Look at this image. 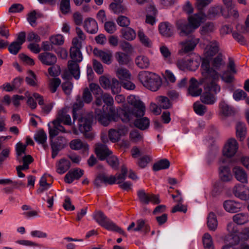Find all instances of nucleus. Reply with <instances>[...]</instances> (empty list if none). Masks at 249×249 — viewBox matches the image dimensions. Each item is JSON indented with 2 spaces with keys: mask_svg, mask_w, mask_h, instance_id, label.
<instances>
[{
  "mask_svg": "<svg viewBox=\"0 0 249 249\" xmlns=\"http://www.w3.org/2000/svg\"><path fill=\"white\" fill-rule=\"evenodd\" d=\"M236 134V137L239 138L240 141H243L244 139L246 134V127L244 123L240 122L237 123Z\"/></svg>",
  "mask_w": 249,
  "mask_h": 249,
  "instance_id": "58836bf2",
  "label": "nucleus"
},
{
  "mask_svg": "<svg viewBox=\"0 0 249 249\" xmlns=\"http://www.w3.org/2000/svg\"><path fill=\"white\" fill-rule=\"evenodd\" d=\"M194 110L196 113L203 116L207 110V107L198 102H195L193 105Z\"/></svg>",
  "mask_w": 249,
  "mask_h": 249,
  "instance_id": "3c124183",
  "label": "nucleus"
},
{
  "mask_svg": "<svg viewBox=\"0 0 249 249\" xmlns=\"http://www.w3.org/2000/svg\"><path fill=\"white\" fill-rule=\"evenodd\" d=\"M68 141L63 137H58L53 141H51L50 145L52 149V158L54 159L59 151L63 149L67 145Z\"/></svg>",
  "mask_w": 249,
  "mask_h": 249,
  "instance_id": "6e6552de",
  "label": "nucleus"
},
{
  "mask_svg": "<svg viewBox=\"0 0 249 249\" xmlns=\"http://www.w3.org/2000/svg\"><path fill=\"white\" fill-rule=\"evenodd\" d=\"M201 21V18L200 17L196 15L195 17L189 18V21L188 22L189 23L190 25L193 28L194 32L195 29L200 26Z\"/></svg>",
  "mask_w": 249,
  "mask_h": 249,
  "instance_id": "864d4df0",
  "label": "nucleus"
},
{
  "mask_svg": "<svg viewBox=\"0 0 249 249\" xmlns=\"http://www.w3.org/2000/svg\"><path fill=\"white\" fill-rule=\"evenodd\" d=\"M61 81L59 78H53L50 82L49 88L52 93H54L57 90V88L61 84Z\"/></svg>",
  "mask_w": 249,
  "mask_h": 249,
  "instance_id": "4d7b16f0",
  "label": "nucleus"
},
{
  "mask_svg": "<svg viewBox=\"0 0 249 249\" xmlns=\"http://www.w3.org/2000/svg\"><path fill=\"white\" fill-rule=\"evenodd\" d=\"M201 61L200 57L196 59H180L177 62V66L181 70L184 71L187 69L191 71H196L199 67Z\"/></svg>",
  "mask_w": 249,
  "mask_h": 249,
  "instance_id": "0eeeda50",
  "label": "nucleus"
},
{
  "mask_svg": "<svg viewBox=\"0 0 249 249\" xmlns=\"http://www.w3.org/2000/svg\"><path fill=\"white\" fill-rule=\"evenodd\" d=\"M149 14L146 16V23L153 25L155 22V16L157 13V9L153 6H150L148 9Z\"/></svg>",
  "mask_w": 249,
  "mask_h": 249,
  "instance_id": "c03bdc74",
  "label": "nucleus"
},
{
  "mask_svg": "<svg viewBox=\"0 0 249 249\" xmlns=\"http://www.w3.org/2000/svg\"><path fill=\"white\" fill-rule=\"evenodd\" d=\"M207 226L210 231H214L217 227V221L215 214L210 212L207 217Z\"/></svg>",
  "mask_w": 249,
  "mask_h": 249,
  "instance_id": "f704fd0d",
  "label": "nucleus"
},
{
  "mask_svg": "<svg viewBox=\"0 0 249 249\" xmlns=\"http://www.w3.org/2000/svg\"><path fill=\"white\" fill-rule=\"evenodd\" d=\"M128 103L135 108V115L143 117L145 114V107L144 104L135 95H129L127 98Z\"/></svg>",
  "mask_w": 249,
  "mask_h": 249,
  "instance_id": "1a4fd4ad",
  "label": "nucleus"
},
{
  "mask_svg": "<svg viewBox=\"0 0 249 249\" xmlns=\"http://www.w3.org/2000/svg\"><path fill=\"white\" fill-rule=\"evenodd\" d=\"M214 29V26L212 22H207L201 28V34L202 35H205L208 33L213 32Z\"/></svg>",
  "mask_w": 249,
  "mask_h": 249,
  "instance_id": "69168bd1",
  "label": "nucleus"
},
{
  "mask_svg": "<svg viewBox=\"0 0 249 249\" xmlns=\"http://www.w3.org/2000/svg\"><path fill=\"white\" fill-rule=\"evenodd\" d=\"M137 195L140 202L143 204L147 205L150 202L155 204H158L160 202L159 195L146 193L143 190L138 191Z\"/></svg>",
  "mask_w": 249,
  "mask_h": 249,
  "instance_id": "9d476101",
  "label": "nucleus"
},
{
  "mask_svg": "<svg viewBox=\"0 0 249 249\" xmlns=\"http://www.w3.org/2000/svg\"><path fill=\"white\" fill-rule=\"evenodd\" d=\"M233 220L239 225H243L249 221V218L247 214L245 213H239L233 216Z\"/></svg>",
  "mask_w": 249,
  "mask_h": 249,
  "instance_id": "49530a36",
  "label": "nucleus"
},
{
  "mask_svg": "<svg viewBox=\"0 0 249 249\" xmlns=\"http://www.w3.org/2000/svg\"><path fill=\"white\" fill-rule=\"evenodd\" d=\"M233 193L235 196L242 200L249 198V189L245 185L238 184L234 186Z\"/></svg>",
  "mask_w": 249,
  "mask_h": 249,
  "instance_id": "4468645a",
  "label": "nucleus"
},
{
  "mask_svg": "<svg viewBox=\"0 0 249 249\" xmlns=\"http://www.w3.org/2000/svg\"><path fill=\"white\" fill-rule=\"evenodd\" d=\"M8 49L11 54L16 55L21 49V45L18 44L17 41H14L9 45Z\"/></svg>",
  "mask_w": 249,
  "mask_h": 249,
  "instance_id": "bf43d9fd",
  "label": "nucleus"
},
{
  "mask_svg": "<svg viewBox=\"0 0 249 249\" xmlns=\"http://www.w3.org/2000/svg\"><path fill=\"white\" fill-rule=\"evenodd\" d=\"M110 7L116 14L123 13L125 10V7L122 4V3H111L110 4Z\"/></svg>",
  "mask_w": 249,
  "mask_h": 249,
  "instance_id": "5fc2aeb1",
  "label": "nucleus"
},
{
  "mask_svg": "<svg viewBox=\"0 0 249 249\" xmlns=\"http://www.w3.org/2000/svg\"><path fill=\"white\" fill-rule=\"evenodd\" d=\"M219 175L220 179L223 182L229 181L232 178L230 168L227 166H222L219 167Z\"/></svg>",
  "mask_w": 249,
  "mask_h": 249,
  "instance_id": "b1692460",
  "label": "nucleus"
},
{
  "mask_svg": "<svg viewBox=\"0 0 249 249\" xmlns=\"http://www.w3.org/2000/svg\"><path fill=\"white\" fill-rule=\"evenodd\" d=\"M149 124L150 120L146 117H140L139 118H137L134 121L135 126L141 130L147 129L149 126Z\"/></svg>",
  "mask_w": 249,
  "mask_h": 249,
  "instance_id": "a878e982",
  "label": "nucleus"
},
{
  "mask_svg": "<svg viewBox=\"0 0 249 249\" xmlns=\"http://www.w3.org/2000/svg\"><path fill=\"white\" fill-rule=\"evenodd\" d=\"M79 63L74 61H69L68 64V70L70 73L76 80L79 78L80 74Z\"/></svg>",
  "mask_w": 249,
  "mask_h": 249,
  "instance_id": "5701e85b",
  "label": "nucleus"
},
{
  "mask_svg": "<svg viewBox=\"0 0 249 249\" xmlns=\"http://www.w3.org/2000/svg\"><path fill=\"white\" fill-rule=\"evenodd\" d=\"M115 58L120 65H127L131 60L128 54L121 52L115 53Z\"/></svg>",
  "mask_w": 249,
  "mask_h": 249,
  "instance_id": "c85d7f7f",
  "label": "nucleus"
},
{
  "mask_svg": "<svg viewBox=\"0 0 249 249\" xmlns=\"http://www.w3.org/2000/svg\"><path fill=\"white\" fill-rule=\"evenodd\" d=\"M25 81L30 86L35 87L38 86L36 76L35 73L32 71H28V76L26 77Z\"/></svg>",
  "mask_w": 249,
  "mask_h": 249,
  "instance_id": "09e8293b",
  "label": "nucleus"
},
{
  "mask_svg": "<svg viewBox=\"0 0 249 249\" xmlns=\"http://www.w3.org/2000/svg\"><path fill=\"white\" fill-rule=\"evenodd\" d=\"M219 107L220 113L225 116H231L234 113L233 108L229 106L224 101H222L219 103Z\"/></svg>",
  "mask_w": 249,
  "mask_h": 249,
  "instance_id": "473e14b6",
  "label": "nucleus"
},
{
  "mask_svg": "<svg viewBox=\"0 0 249 249\" xmlns=\"http://www.w3.org/2000/svg\"><path fill=\"white\" fill-rule=\"evenodd\" d=\"M84 170L78 168L70 171L65 177V181L71 183L74 179H79L84 174Z\"/></svg>",
  "mask_w": 249,
  "mask_h": 249,
  "instance_id": "f3484780",
  "label": "nucleus"
},
{
  "mask_svg": "<svg viewBox=\"0 0 249 249\" xmlns=\"http://www.w3.org/2000/svg\"><path fill=\"white\" fill-rule=\"evenodd\" d=\"M60 9L63 14H67L71 10L70 0H61Z\"/></svg>",
  "mask_w": 249,
  "mask_h": 249,
  "instance_id": "13d9d810",
  "label": "nucleus"
},
{
  "mask_svg": "<svg viewBox=\"0 0 249 249\" xmlns=\"http://www.w3.org/2000/svg\"><path fill=\"white\" fill-rule=\"evenodd\" d=\"M225 210L230 213H237L240 208V204L232 200H226L223 203Z\"/></svg>",
  "mask_w": 249,
  "mask_h": 249,
  "instance_id": "c756f323",
  "label": "nucleus"
},
{
  "mask_svg": "<svg viewBox=\"0 0 249 249\" xmlns=\"http://www.w3.org/2000/svg\"><path fill=\"white\" fill-rule=\"evenodd\" d=\"M201 71L202 76L199 79V85H203L204 92L200 95V101L206 105H213L217 100L216 94L221 89L217 83L219 74L210 67V61L207 58L202 60Z\"/></svg>",
  "mask_w": 249,
  "mask_h": 249,
  "instance_id": "f257e3e1",
  "label": "nucleus"
},
{
  "mask_svg": "<svg viewBox=\"0 0 249 249\" xmlns=\"http://www.w3.org/2000/svg\"><path fill=\"white\" fill-rule=\"evenodd\" d=\"M170 165V161L167 159H162L154 164L153 170L154 171H158L160 170L168 169Z\"/></svg>",
  "mask_w": 249,
  "mask_h": 249,
  "instance_id": "a19ab883",
  "label": "nucleus"
},
{
  "mask_svg": "<svg viewBox=\"0 0 249 249\" xmlns=\"http://www.w3.org/2000/svg\"><path fill=\"white\" fill-rule=\"evenodd\" d=\"M199 80L192 77L190 80V85L188 88V93L192 97H197L201 95L202 89L199 88Z\"/></svg>",
  "mask_w": 249,
  "mask_h": 249,
  "instance_id": "2eb2a0df",
  "label": "nucleus"
},
{
  "mask_svg": "<svg viewBox=\"0 0 249 249\" xmlns=\"http://www.w3.org/2000/svg\"><path fill=\"white\" fill-rule=\"evenodd\" d=\"M50 40L52 44L55 45H61L64 43V37L62 35L58 34L56 36H52Z\"/></svg>",
  "mask_w": 249,
  "mask_h": 249,
  "instance_id": "0e129e2a",
  "label": "nucleus"
},
{
  "mask_svg": "<svg viewBox=\"0 0 249 249\" xmlns=\"http://www.w3.org/2000/svg\"><path fill=\"white\" fill-rule=\"evenodd\" d=\"M176 26L178 33L180 36H188L193 32V28L184 19L177 20L176 22Z\"/></svg>",
  "mask_w": 249,
  "mask_h": 249,
  "instance_id": "f8f14e48",
  "label": "nucleus"
},
{
  "mask_svg": "<svg viewBox=\"0 0 249 249\" xmlns=\"http://www.w3.org/2000/svg\"><path fill=\"white\" fill-rule=\"evenodd\" d=\"M160 34L165 37H170L174 35L172 25L168 22L161 23L159 26Z\"/></svg>",
  "mask_w": 249,
  "mask_h": 249,
  "instance_id": "aec40b11",
  "label": "nucleus"
},
{
  "mask_svg": "<svg viewBox=\"0 0 249 249\" xmlns=\"http://www.w3.org/2000/svg\"><path fill=\"white\" fill-rule=\"evenodd\" d=\"M221 12L222 8L220 6L211 7L209 9L207 16L209 18L213 19L219 15Z\"/></svg>",
  "mask_w": 249,
  "mask_h": 249,
  "instance_id": "603ef678",
  "label": "nucleus"
},
{
  "mask_svg": "<svg viewBox=\"0 0 249 249\" xmlns=\"http://www.w3.org/2000/svg\"><path fill=\"white\" fill-rule=\"evenodd\" d=\"M84 27L87 32L91 34H95L98 31L97 23L92 18H89L85 20Z\"/></svg>",
  "mask_w": 249,
  "mask_h": 249,
  "instance_id": "412c9836",
  "label": "nucleus"
},
{
  "mask_svg": "<svg viewBox=\"0 0 249 249\" xmlns=\"http://www.w3.org/2000/svg\"><path fill=\"white\" fill-rule=\"evenodd\" d=\"M71 61H74L75 62H81L83 60V55L80 49L75 48H70Z\"/></svg>",
  "mask_w": 249,
  "mask_h": 249,
  "instance_id": "79ce46f5",
  "label": "nucleus"
},
{
  "mask_svg": "<svg viewBox=\"0 0 249 249\" xmlns=\"http://www.w3.org/2000/svg\"><path fill=\"white\" fill-rule=\"evenodd\" d=\"M83 100H81L80 96L76 98V102L73 104L72 107V118L73 122L75 121L77 116V112L82 108L84 106V102L87 104L90 103L92 100V96L88 88L84 89L82 95Z\"/></svg>",
  "mask_w": 249,
  "mask_h": 249,
  "instance_id": "423d86ee",
  "label": "nucleus"
},
{
  "mask_svg": "<svg viewBox=\"0 0 249 249\" xmlns=\"http://www.w3.org/2000/svg\"><path fill=\"white\" fill-rule=\"evenodd\" d=\"M159 106L162 109H167L170 108L172 104L169 98L166 96H160L156 98Z\"/></svg>",
  "mask_w": 249,
  "mask_h": 249,
  "instance_id": "c9c22d12",
  "label": "nucleus"
},
{
  "mask_svg": "<svg viewBox=\"0 0 249 249\" xmlns=\"http://www.w3.org/2000/svg\"><path fill=\"white\" fill-rule=\"evenodd\" d=\"M71 167L70 161L66 159H61L57 165V172L63 174L67 172Z\"/></svg>",
  "mask_w": 249,
  "mask_h": 249,
  "instance_id": "2f4dec72",
  "label": "nucleus"
},
{
  "mask_svg": "<svg viewBox=\"0 0 249 249\" xmlns=\"http://www.w3.org/2000/svg\"><path fill=\"white\" fill-rule=\"evenodd\" d=\"M94 184L97 187H101L102 184L107 185L109 184V178L106 174L100 173L95 179Z\"/></svg>",
  "mask_w": 249,
  "mask_h": 249,
  "instance_id": "4c0bfd02",
  "label": "nucleus"
},
{
  "mask_svg": "<svg viewBox=\"0 0 249 249\" xmlns=\"http://www.w3.org/2000/svg\"><path fill=\"white\" fill-rule=\"evenodd\" d=\"M55 120L63 123L65 125H71V118L70 115L67 114L66 109L63 108L58 112V115Z\"/></svg>",
  "mask_w": 249,
  "mask_h": 249,
  "instance_id": "bb28decb",
  "label": "nucleus"
},
{
  "mask_svg": "<svg viewBox=\"0 0 249 249\" xmlns=\"http://www.w3.org/2000/svg\"><path fill=\"white\" fill-rule=\"evenodd\" d=\"M95 153L100 160H104L109 156V149L107 145L98 143L95 145Z\"/></svg>",
  "mask_w": 249,
  "mask_h": 249,
  "instance_id": "a211bd4d",
  "label": "nucleus"
},
{
  "mask_svg": "<svg viewBox=\"0 0 249 249\" xmlns=\"http://www.w3.org/2000/svg\"><path fill=\"white\" fill-rule=\"evenodd\" d=\"M151 160V157L148 155H145L140 158L138 161V164L142 168H145L147 164Z\"/></svg>",
  "mask_w": 249,
  "mask_h": 249,
  "instance_id": "774afa93",
  "label": "nucleus"
},
{
  "mask_svg": "<svg viewBox=\"0 0 249 249\" xmlns=\"http://www.w3.org/2000/svg\"><path fill=\"white\" fill-rule=\"evenodd\" d=\"M223 65L222 55L221 53H219L213 60L212 66L215 70H219L221 66Z\"/></svg>",
  "mask_w": 249,
  "mask_h": 249,
  "instance_id": "680f3d73",
  "label": "nucleus"
},
{
  "mask_svg": "<svg viewBox=\"0 0 249 249\" xmlns=\"http://www.w3.org/2000/svg\"><path fill=\"white\" fill-rule=\"evenodd\" d=\"M219 51V45L215 41H213L208 45L205 49L206 57H211L216 54Z\"/></svg>",
  "mask_w": 249,
  "mask_h": 249,
  "instance_id": "cd10ccee",
  "label": "nucleus"
},
{
  "mask_svg": "<svg viewBox=\"0 0 249 249\" xmlns=\"http://www.w3.org/2000/svg\"><path fill=\"white\" fill-rule=\"evenodd\" d=\"M121 173H117L115 176H110V184L117 183L119 184V187L123 190L128 191L132 189V184L130 181H123L126 178L128 172L126 166L123 165L121 166Z\"/></svg>",
  "mask_w": 249,
  "mask_h": 249,
  "instance_id": "39448f33",
  "label": "nucleus"
},
{
  "mask_svg": "<svg viewBox=\"0 0 249 249\" xmlns=\"http://www.w3.org/2000/svg\"><path fill=\"white\" fill-rule=\"evenodd\" d=\"M47 138L46 133L43 130H39L34 137L35 141L39 144H42L44 149L48 148L46 144Z\"/></svg>",
  "mask_w": 249,
  "mask_h": 249,
  "instance_id": "7c9ffc66",
  "label": "nucleus"
},
{
  "mask_svg": "<svg viewBox=\"0 0 249 249\" xmlns=\"http://www.w3.org/2000/svg\"><path fill=\"white\" fill-rule=\"evenodd\" d=\"M182 48L180 51V53H187L194 50L197 43L194 41L189 40L186 42H182L181 43Z\"/></svg>",
  "mask_w": 249,
  "mask_h": 249,
  "instance_id": "ea45409f",
  "label": "nucleus"
},
{
  "mask_svg": "<svg viewBox=\"0 0 249 249\" xmlns=\"http://www.w3.org/2000/svg\"><path fill=\"white\" fill-rule=\"evenodd\" d=\"M116 74L121 80H126L130 79L131 74L129 71L126 69L120 68L118 69Z\"/></svg>",
  "mask_w": 249,
  "mask_h": 249,
  "instance_id": "8fccbe9b",
  "label": "nucleus"
},
{
  "mask_svg": "<svg viewBox=\"0 0 249 249\" xmlns=\"http://www.w3.org/2000/svg\"><path fill=\"white\" fill-rule=\"evenodd\" d=\"M96 18L101 23L104 24L105 29L109 33V21H107V17L105 11L103 10L99 11L97 14Z\"/></svg>",
  "mask_w": 249,
  "mask_h": 249,
  "instance_id": "37998d69",
  "label": "nucleus"
},
{
  "mask_svg": "<svg viewBox=\"0 0 249 249\" xmlns=\"http://www.w3.org/2000/svg\"><path fill=\"white\" fill-rule=\"evenodd\" d=\"M232 170L237 180L243 183L247 182V175L243 168L239 166H236L233 168Z\"/></svg>",
  "mask_w": 249,
  "mask_h": 249,
  "instance_id": "393cba45",
  "label": "nucleus"
},
{
  "mask_svg": "<svg viewBox=\"0 0 249 249\" xmlns=\"http://www.w3.org/2000/svg\"><path fill=\"white\" fill-rule=\"evenodd\" d=\"M136 65L142 69H147L150 65V61L148 57L144 55H140L135 59Z\"/></svg>",
  "mask_w": 249,
  "mask_h": 249,
  "instance_id": "72a5a7b5",
  "label": "nucleus"
},
{
  "mask_svg": "<svg viewBox=\"0 0 249 249\" xmlns=\"http://www.w3.org/2000/svg\"><path fill=\"white\" fill-rule=\"evenodd\" d=\"M93 53L95 56L100 58L103 62L109 64V53L108 52L95 48L93 50Z\"/></svg>",
  "mask_w": 249,
  "mask_h": 249,
  "instance_id": "e433bc0d",
  "label": "nucleus"
},
{
  "mask_svg": "<svg viewBox=\"0 0 249 249\" xmlns=\"http://www.w3.org/2000/svg\"><path fill=\"white\" fill-rule=\"evenodd\" d=\"M129 137L133 142H137L142 141L143 139L142 136L137 130H134L130 132Z\"/></svg>",
  "mask_w": 249,
  "mask_h": 249,
  "instance_id": "e2e57ef3",
  "label": "nucleus"
},
{
  "mask_svg": "<svg viewBox=\"0 0 249 249\" xmlns=\"http://www.w3.org/2000/svg\"><path fill=\"white\" fill-rule=\"evenodd\" d=\"M38 58L43 64L47 66L53 65L57 61V58L55 55L49 52L40 53L38 56Z\"/></svg>",
  "mask_w": 249,
  "mask_h": 249,
  "instance_id": "dca6fc26",
  "label": "nucleus"
},
{
  "mask_svg": "<svg viewBox=\"0 0 249 249\" xmlns=\"http://www.w3.org/2000/svg\"><path fill=\"white\" fill-rule=\"evenodd\" d=\"M135 109L127 105H124L121 108H117L116 112L110 107V122H116L121 119L123 123H128L133 120L134 117H139L135 115Z\"/></svg>",
  "mask_w": 249,
  "mask_h": 249,
  "instance_id": "f03ea898",
  "label": "nucleus"
},
{
  "mask_svg": "<svg viewBox=\"0 0 249 249\" xmlns=\"http://www.w3.org/2000/svg\"><path fill=\"white\" fill-rule=\"evenodd\" d=\"M203 243L205 249H214V245L211 235L205 233L203 236Z\"/></svg>",
  "mask_w": 249,
  "mask_h": 249,
  "instance_id": "de8ad7c7",
  "label": "nucleus"
},
{
  "mask_svg": "<svg viewBox=\"0 0 249 249\" xmlns=\"http://www.w3.org/2000/svg\"><path fill=\"white\" fill-rule=\"evenodd\" d=\"M238 143L234 139H230L223 149V155L227 158L233 156L238 149Z\"/></svg>",
  "mask_w": 249,
  "mask_h": 249,
  "instance_id": "ddd939ff",
  "label": "nucleus"
},
{
  "mask_svg": "<svg viewBox=\"0 0 249 249\" xmlns=\"http://www.w3.org/2000/svg\"><path fill=\"white\" fill-rule=\"evenodd\" d=\"M139 79L144 87L152 91H157L162 84L160 77L154 73L142 71L139 73Z\"/></svg>",
  "mask_w": 249,
  "mask_h": 249,
  "instance_id": "7ed1b4c3",
  "label": "nucleus"
},
{
  "mask_svg": "<svg viewBox=\"0 0 249 249\" xmlns=\"http://www.w3.org/2000/svg\"><path fill=\"white\" fill-rule=\"evenodd\" d=\"M76 118H78V124L79 131L84 134L85 137L89 140H92L94 137V134L92 132H89L92 128V123L93 120V116L92 114H88L84 116H81L77 112ZM77 119H75V120Z\"/></svg>",
  "mask_w": 249,
  "mask_h": 249,
  "instance_id": "20e7f679",
  "label": "nucleus"
},
{
  "mask_svg": "<svg viewBox=\"0 0 249 249\" xmlns=\"http://www.w3.org/2000/svg\"><path fill=\"white\" fill-rule=\"evenodd\" d=\"M119 161L118 159L112 155V152L110 150V167L113 170H117L118 169Z\"/></svg>",
  "mask_w": 249,
  "mask_h": 249,
  "instance_id": "338daca9",
  "label": "nucleus"
},
{
  "mask_svg": "<svg viewBox=\"0 0 249 249\" xmlns=\"http://www.w3.org/2000/svg\"><path fill=\"white\" fill-rule=\"evenodd\" d=\"M27 145L23 144L21 142H18L16 144V153L17 155V160L20 162V157L23 154H25V150L26 148Z\"/></svg>",
  "mask_w": 249,
  "mask_h": 249,
  "instance_id": "6e6d98bb",
  "label": "nucleus"
},
{
  "mask_svg": "<svg viewBox=\"0 0 249 249\" xmlns=\"http://www.w3.org/2000/svg\"><path fill=\"white\" fill-rule=\"evenodd\" d=\"M121 33L123 37L127 40H132L136 36L135 31L130 27L122 29L121 30Z\"/></svg>",
  "mask_w": 249,
  "mask_h": 249,
  "instance_id": "a18cd8bd",
  "label": "nucleus"
},
{
  "mask_svg": "<svg viewBox=\"0 0 249 249\" xmlns=\"http://www.w3.org/2000/svg\"><path fill=\"white\" fill-rule=\"evenodd\" d=\"M104 102L105 104L101 113L98 114V120L104 126L109 124V95L106 94L103 96Z\"/></svg>",
  "mask_w": 249,
  "mask_h": 249,
  "instance_id": "9b49d317",
  "label": "nucleus"
},
{
  "mask_svg": "<svg viewBox=\"0 0 249 249\" xmlns=\"http://www.w3.org/2000/svg\"><path fill=\"white\" fill-rule=\"evenodd\" d=\"M121 84L118 80L115 78L112 80L111 84H110V88H111L112 93L114 94H117L121 90Z\"/></svg>",
  "mask_w": 249,
  "mask_h": 249,
  "instance_id": "052dcab7",
  "label": "nucleus"
},
{
  "mask_svg": "<svg viewBox=\"0 0 249 249\" xmlns=\"http://www.w3.org/2000/svg\"><path fill=\"white\" fill-rule=\"evenodd\" d=\"M93 218L102 227L108 230L109 222L108 218L101 211H96L93 214Z\"/></svg>",
  "mask_w": 249,
  "mask_h": 249,
  "instance_id": "6ab92c4d",
  "label": "nucleus"
},
{
  "mask_svg": "<svg viewBox=\"0 0 249 249\" xmlns=\"http://www.w3.org/2000/svg\"><path fill=\"white\" fill-rule=\"evenodd\" d=\"M70 146L71 149L75 150L82 149L83 152H87L89 150V145L82 142L80 139L72 140L70 143Z\"/></svg>",
  "mask_w": 249,
  "mask_h": 249,
  "instance_id": "4be33fe9",
  "label": "nucleus"
}]
</instances>
